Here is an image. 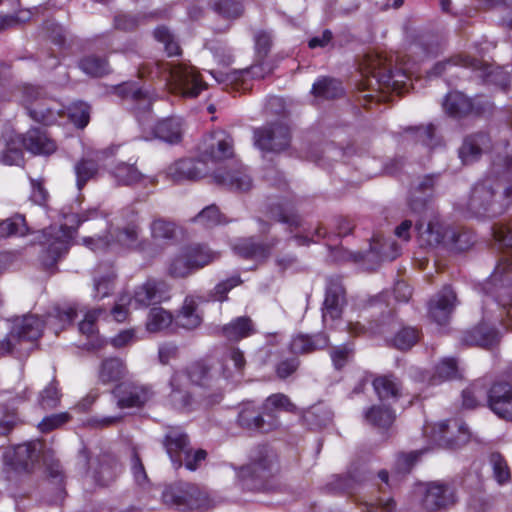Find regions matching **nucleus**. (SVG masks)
Returning <instances> with one entry per match:
<instances>
[{
	"mask_svg": "<svg viewBox=\"0 0 512 512\" xmlns=\"http://www.w3.org/2000/svg\"><path fill=\"white\" fill-rule=\"evenodd\" d=\"M512 203V159H497L489 175L476 183L467 201V209L475 216L496 217Z\"/></svg>",
	"mask_w": 512,
	"mask_h": 512,
	"instance_id": "f257e3e1",
	"label": "nucleus"
},
{
	"mask_svg": "<svg viewBox=\"0 0 512 512\" xmlns=\"http://www.w3.org/2000/svg\"><path fill=\"white\" fill-rule=\"evenodd\" d=\"M141 77H162L168 82L170 90L186 98H196L207 88L195 67L187 64L149 63L139 69Z\"/></svg>",
	"mask_w": 512,
	"mask_h": 512,
	"instance_id": "f03ea898",
	"label": "nucleus"
},
{
	"mask_svg": "<svg viewBox=\"0 0 512 512\" xmlns=\"http://www.w3.org/2000/svg\"><path fill=\"white\" fill-rule=\"evenodd\" d=\"M483 289L495 298V305L501 310V323L512 328V255L500 259Z\"/></svg>",
	"mask_w": 512,
	"mask_h": 512,
	"instance_id": "7ed1b4c3",
	"label": "nucleus"
},
{
	"mask_svg": "<svg viewBox=\"0 0 512 512\" xmlns=\"http://www.w3.org/2000/svg\"><path fill=\"white\" fill-rule=\"evenodd\" d=\"M65 224L60 227H50L42 232L40 243L46 247L42 262L46 267L53 266L57 260L68 252L70 242L78 226L87 218L78 214H65Z\"/></svg>",
	"mask_w": 512,
	"mask_h": 512,
	"instance_id": "20e7f679",
	"label": "nucleus"
},
{
	"mask_svg": "<svg viewBox=\"0 0 512 512\" xmlns=\"http://www.w3.org/2000/svg\"><path fill=\"white\" fill-rule=\"evenodd\" d=\"M141 226L138 221L132 220L123 227L118 228L115 232L108 236L94 238H85L84 244L94 251L114 248L115 246L123 247L130 250H137L148 255H152L154 249L150 240L140 237Z\"/></svg>",
	"mask_w": 512,
	"mask_h": 512,
	"instance_id": "39448f33",
	"label": "nucleus"
},
{
	"mask_svg": "<svg viewBox=\"0 0 512 512\" xmlns=\"http://www.w3.org/2000/svg\"><path fill=\"white\" fill-rule=\"evenodd\" d=\"M454 66L469 68L486 83H491L505 89L509 83V73L501 67L466 55H457L447 61L437 63L430 75L439 76Z\"/></svg>",
	"mask_w": 512,
	"mask_h": 512,
	"instance_id": "423d86ee",
	"label": "nucleus"
},
{
	"mask_svg": "<svg viewBox=\"0 0 512 512\" xmlns=\"http://www.w3.org/2000/svg\"><path fill=\"white\" fill-rule=\"evenodd\" d=\"M23 105L30 118L44 125H51L61 116L60 105L47 98L39 87L26 86L23 90Z\"/></svg>",
	"mask_w": 512,
	"mask_h": 512,
	"instance_id": "0eeeda50",
	"label": "nucleus"
},
{
	"mask_svg": "<svg viewBox=\"0 0 512 512\" xmlns=\"http://www.w3.org/2000/svg\"><path fill=\"white\" fill-rule=\"evenodd\" d=\"M366 62L368 72L376 79L381 90L401 94L406 89L409 76L401 71H392L384 58L379 55L369 56Z\"/></svg>",
	"mask_w": 512,
	"mask_h": 512,
	"instance_id": "6e6552de",
	"label": "nucleus"
},
{
	"mask_svg": "<svg viewBox=\"0 0 512 512\" xmlns=\"http://www.w3.org/2000/svg\"><path fill=\"white\" fill-rule=\"evenodd\" d=\"M112 393L117 400V406L121 409L143 407L155 396L151 385L139 381L122 382Z\"/></svg>",
	"mask_w": 512,
	"mask_h": 512,
	"instance_id": "1a4fd4ad",
	"label": "nucleus"
},
{
	"mask_svg": "<svg viewBox=\"0 0 512 512\" xmlns=\"http://www.w3.org/2000/svg\"><path fill=\"white\" fill-rule=\"evenodd\" d=\"M164 446L172 463L176 468L185 464L191 471L195 470V464L191 460V448L188 436L178 427L171 428L164 440Z\"/></svg>",
	"mask_w": 512,
	"mask_h": 512,
	"instance_id": "9d476101",
	"label": "nucleus"
},
{
	"mask_svg": "<svg viewBox=\"0 0 512 512\" xmlns=\"http://www.w3.org/2000/svg\"><path fill=\"white\" fill-rule=\"evenodd\" d=\"M457 501L453 486L443 482H431L422 491V506L425 510L436 512L452 506Z\"/></svg>",
	"mask_w": 512,
	"mask_h": 512,
	"instance_id": "9b49d317",
	"label": "nucleus"
},
{
	"mask_svg": "<svg viewBox=\"0 0 512 512\" xmlns=\"http://www.w3.org/2000/svg\"><path fill=\"white\" fill-rule=\"evenodd\" d=\"M290 142V132L286 125L271 124L254 131V143L262 151L280 152Z\"/></svg>",
	"mask_w": 512,
	"mask_h": 512,
	"instance_id": "f8f14e48",
	"label": "nucleus"
},
{
	"mask_svg": "<svg viewBox=\"0 0 512 512\" xmlns=\"http://www.w3.org/2000/svg\"><path fill=\"white\" fill-rule=\"evenodd\" d=\"M490 409L500 418L512 420V375L496 382L487 395Z\"/></svg>",
	"mask_w": 512,
	"mask_h": 512,
	"instance_id": "ddd939ff",
	"label": "nucleus"
},
{
	"mask_svg": "<svg viewBox=\"0 0 512 512\" xmlns=\"http://www.w3.org/2000/svg\"><path fill=\"white\" fill-rule=\"evenodd\" d=\"M275 470H277L276 453L268 446H259L253 451L251 462L242 468L241 474L265 479Z\"/></svg>",
	"mask_w": 512,
	"mask_h": 512,
	"instance_id": "4468645a",
	"label": "nucleus"
},
{
	"mask_svg": "<svg viewBox=\"0 0 512 512\" xmlns=\"http://www.w3.org/2000/svg\"><path fill=\"white\" fill-rule=\"evenodd\" d=\"M232 156L233 140L225 132H214L205 140L201 159L207 166L209 162L216 164Z\"/></svg>",
	"mask_w": 512,
	"mask_h": 512,
	"instance_id": "2eb2a0df",
	"label": "nucleus"
},
{
	"mask_svg": "<svg viewBox=\"0 0 512 512\" xmlns=\"http://www.w3.org/2000/svg\"><path fill=\"white\" fill-rule=\"evenodd\" d=\"M210 169L202 159H182L167 168V176L174 182L197 180L208 174Z\"/></svg>",
	"mask_w": 512,
	"mask_h": 512,
	"instance_id": "dca6fc26",
	"label": "nucleus"
},
{
	"mask_svg": "<svg viewBox=\"0 0 512 512\" xmlns=\"http://www.w3.org/2000/svg\"><path fill=\"white\" fill-rule=\"evenodd\" d=\"M216 184L234 192H246L252 187V178L243 166L229 170L219 169L213 173Z\"/></svg>",
	"mask_w": 512,
	"mask_h": 512,
	"instance_id": "f3484780",
	"label": "nucleus"
},
{
	"mask_svg": "<svg viewBox=\"0 0 512 512\" xmlns=\"http://www.w3.org/2000/svg\"><path fill=\"white\" fill-rule=\"evenodd\" d=\"M44 322L36 315H25L13 320L10 336L18 342L33 343L42 334Z\"/></svg>",
	"mask_w": 512,
	"mask_h": 512,
	"instance_id": "a211bd4d",
	"label": "nucleus"
},
{
	"mask_svg": "<svg viewBox=\"0 0 512 512\" xmlns=\"http://www.w3.org/2000/svg\"><path fill=\"white\" fill-rule=\"evenodd\" d=\"M263 412L251 403L243 404L238 413L237 422L239 426L248 431L268 432L277 427L275 420H265Z\"/></svg>",
	"mask_w": 512,
	"mask_h": 512,
	"instance_id": "6ab92c4d",
	"label": "nucleus"
},
{
	"mask_svg": "<svg viewBox=\"0 0 512 512\" xmlns=\"http://www.w3.org/2000/svg\"><path fill=\"white\" fill-rule=\"evenodd\" d=\"M456 306V294L450 287H444L429 304V315L439 325L448 322Z\"/></svg>",
	"mask_w": 512,
	"mask_h": 512,
	"instance_id": "aec40b11",
	"label": "nucleus"
},
{
	"mask_svg": "<svg viewBox=\"0 0 512 512\" xmlns=\"http://www.w3.org/2000/svg\"><path fill=\"white\" fill-rule=\"evenodd\" d=\"M486 318L487 315L484 311L482 322L473 329L463 333L461 342L464 345L488 348L498 342L499 333L485 322Z\"/></svg>",
	"mask_w": 512,
	"mask_h": 512,
	"instance_id": "412c9836",
	"label": "nucleus"
},
{
	"mask_svg": "<svg viewBox=\"0 0 512 512\" xmlns=\"http://www.w3.org/2000/svg\"><path fill=\"white\" fill-rule=\"evenodd\" d=\"M165 283L155 279H148L137 286L132 298L133 309L147 307L161 300Z\"/></svg>",
	"mask_w": 512,
	"mask_h": 512,
	"instance_id": "4be33fe9",
	"label": "nucleus"
},
{
	"mask_svg": "<svg viewBox=\"0 0 512 512\" xmlns=\"http://www.w3.org/2000/svg\"><path fill=\"white\" fill-rule=\"evenodd\" d=\"M344 303L345 290L343 286L338 282H330L323 303V322H326L328 317L332 320L338 319L342 314Z\"/></svg>",
	"mask_w": 512,
	"mask_h": 512,
	"instance_id": "5701e85b",
	"label": "nucleus"
},
{
	"mask_svg": "<svg viewBox=\"0 0 512 512\" xmlns=\"http://www.w3.org/2000/svg\"><path fill=\"white\" fill-rule=\"evenodd\" d=\"M277 241L270 243L257 242L254 238L240 239L233 247L235 253L245 259L262 261L269 257L271 250L275 247Z\"/></svg>",
	"mask_w": 512,
	"mask_h": 512,
	"instance_id": "b1692460",
	"label": "nucleus"
},
{
	"mask_svg": "<svg viewBox=\"0 0 512 512\" xmlns=\"http://www.w3.org/2000/svg\"><path fill=\"white\" fill-rule=\"evenodd\" d=\"M490 144V138L485 133H477L467 136L459 149V157L464 164L477 161Z\"/></svg>",
	"mask_w": 512,
	"mask_h": 512,
	"instance_id": "393cba45",
	"label": "nucleus"
},
{
	"mask_svg": "<svg viewBox=\"0 0 512 512\" xmlns=\"http://www.w3.org/2000/svg\"><path fill=\"white\" fill-rule=\"evenodd\" d=\"M128 374L125 361L118 357H108L101 361L97 370L98 381L107 385L124 379Z\"/></svg>",
	"mask_w": 512,
	"mask_h": 512,
	"instance_id": "a878e982",
	"label": "nucleus"
},
{
	"mask_svg": "<svg viewBox=\"0 0 512 512\" xmlns=\"http://www.w3.org/2000/svg\"><path fill=\"white\" fill-rule=\"evenodd\" d=\"M329 338L324 333L297 334L290 342V351L296 355L313 353L328 346Z\"/></svg>",
	"mask_w": 512,
	"mask_h": 512,
	"instance_id": "bb28decb",
	"label": "nucleus"
},
{
	"mask_svg": "<svg viewBox=\"0 0 512 512\" xmlns=\"http://www.w3.org/2000/svg\"><path fill=\"white\" fill-rule=\"evenodd\" d=\"M23 146L34 154L49 155L56 150V145L45 133V131L33 128L26 132L22 138Z\"/></svg>",
	"mask_w": 512,
	"mask_h": 512,
	"instance_id": "cd10ccee",
	"label": "nucleus"
},
{
	"mask_svg": "<svg viewBox=\"0 0 512 512\" xmlns=\"http://www.w3.org/2000/svg\"><path fill=\"white\" fill-rule=\"evenodd\" d=\"M150 237L154 252H158V247H162L175 238L176 225L173 222L163 218H155L149 225Z\"/></svg>",
	"mask_w": 512,
	"mask_h": 512,
	"instance_id": "c85d7f7f",
	"label": "nucleus"
},
{
	"mask_svg": "<svg viewBox=\"0 0 512 512\" xmlns=\"http://www.w3.org/2000/svg\"><path fill=\"white\" fill-rule=\"evenodd\" d=\"M116 93L125 99H131L136 103L138 113L149 111L153 98L147 90L138 87L136 83L126 82L116 88Z\"/></svg>",
	"mask_w": 512,
	"mask_h": 512,
	"instance_id": "c756f323",
	"label": "nucleus"
},
{
	"mask_svg": "<svg viewBox=\"0 0 512 512\" xmlns=\"http://www.w3.org/2000/svg\"><path fill=\"white\" fill-rule=\"evenodd\" d=\"M103 153L96 152L93 157H83L74 166L76 175V185L81 190L85 184L93 179L99 170V161L102 160Z\"/></svg>",
	"mask_w": 512,
	"mask_h": 512,
	"instance_id": "7c9ffc66",
	"label": "nucleus"
},
{
	"mask_svg": "<svg viewBox=\"0 0 512 512\" xmlns=\"http://www.w3.org/2000/svg\"><path fill=\"white\" fill-rule=\"evenodd\" d=\"M185 255L192 260L196 271L220 258V252L212 250L205 244H192L186 246Z\"/></svg>",
	"mask_w": 512,
	"mask_h": 512,
	"instance_id": "2f4dec72",
	"label": "nucleus"
},
{
	"mask_svg": "<svg viewBox=\"0 0 512 512\" xmlns=\"http://www.w3.org/2000/svg\"><path fill=\"white\" fill-rule=\"evenodd\" d=\"M156 138L169 143H177L182 137V123L178 118H166L159 121L153 128Z\"/></svg>",
	"mask_w": 512,
	"mask_h": 512,
	"instance_id": "473e14b6",
	"label": "nucleus"
},
{
	"mask_svg": "<svg viewBox=\"0 0 512 512\" xmlns=\"http://www.w3.org/2000/svg\"><path fill=\"white\" fill-rule=\"evenodd\" d=\"M197 303L193 297H186L183 306L175 318L176 325L185 329H195L201 322L202 317L197 311Z\"/></svg>",
	"mask_w": 512,
	"mask_h": 512,
	"instance_id": "72a5a7b5",
	"label": "nucleus"
},
{
	"mask_svg": "<svg viewBox=\"0 0 512 512\" xmlns=\"http://www.w3.org/2000/svg\"><path fill=\"white\" fill-rule=\"evenodd\" d=\"M254 333L252 320L249 317L241 316L232 320L222 327V334L228 340L239 341Z\"/></svg>",
	"mask_w": 512,
	"mask_h": 512,
	"instance_id": "f704fd0d",
	"label": "nucleus"
},
{
	"mask_svg": "<svg viewBox=\"0 0 512 512\" xmlns=\"http://www.w3.org/2000/svg\"><path fill=\"white\" fill-rule=\"evenodd\" d=\"M373 387L381 400L397 399L401 395V383L394 375H383L374 379Z\"/></svg>",
	"mask_w": 512,
	"mask_h": 512,
	"instance_id": "c9c22d12",
	"label": "nucleus"
},
{
	"mask_svg": "<svg viewBox=\"0 0 512 512\" xmlns=\"http://www.w3.org/2000/svg\"><path fill=\"white\" fill-rule=\"evenodd\" d=\"M295 409L296 406L290 401L289 397L282 393L267 397L262 404L263 414L268 417L267 420H275L277 423L276 412H293Z\"/></svg>",
	"mask_w": 512,
	"mask_h": 512,
	"instance_id": "e433bc0d",
	"label": "nucleus"
},
{
	"mask_svg": "<svg viewBox=\"0 0 512 512\" xmlns=\"http://www.w3.org/2000/svg\"><path fill=\"white\" fill-rule=\"evenodd\" d=\"M443 107L447 114L460 117L468 114L472 110V103L463 93L455 91L448 93L444 100Z\"/></svg>",
	"mask_w": 512,
	"mask_h": 512,
	"instance_id": "4c0bfd02",
	"label": "nucleus"
},
{
	"mask_svg": "<svg viewBox=\"0 0 512 512\" xmlns=\"http://www.w3.org/2000/svg\"><path fill=\"white\" fill-rule=\"evenodd\" d=\"M416 229L422 244L435 246L442 242L445 233L443 226L437 220H431L428 223H419Z\"/></svg>",
	"mask_w": 512,
	"mask_h": 512,
	"instance_id": "58836bf2",
	"label": "nucleus"
},
{
	"mask_svg": "<svg viewBox=\"0 0 512 512\" xmlns=\"http://www.w3.org/2000/svg\"><path fill=\"white\" fill-rule=\"evenodd\" d=\"M116 274L112 268L105 271L99 269L94 276V295L95 299H103L109 296L115 288Z\"/></svg>",
	"mask_w": 512,
	"mask_h": 512,
	"instance_id": "ea45409f",
	"label": "nucleus"
},
{
	"mask_svg": "<svg viewBox=\"0 0 512 512\" xmlns=\"http://www.w3.org/2000/svg\"><path fill=\"white\" fill-rule=\"evenodd\" d=\"M312 94L316 98L334 99L343 94V88L338 80L330 77H322L313 84Z\"/></svg>",
	"mask_w": 512,
	"mask_h": 512,
	"instance_id": "a19ab883",
	"label": "nucleus"
},
{
	"mask_svg": "<svg viewBox=\"0 0 512 512\" xmlns=\"http://www.w3.org/2000/svg\"><path fill=\"white\" fill-rule=\"evenodd\" d=\"M183 377L184 375L178 372L172 376L170 380L172 391L169 395V399L175 408L186 410L191 407L192 399L190 394L181 387L180 382Z\"/></svg>",
	"mask_w": 512,
	"mask_h": 512,
	"instance_id": "79ce46f5",
	"label": "nucleus"
},
{
	"mask_svg": "<svg viewBox=\"0 0 512 512\" xmlns=\"http://www.w3.org/2000/svg\"><path fill=\"white\" fill-rule=\"evenodd\" d=\"M331 419V411L323 405L312 406L303 413V420L311 429L325 427Z\"/></svg>",
	"mask_w": 512,
	"mask_h": 512,
	"instance_id": "37998d69",
	"label": "nucleus"
},
{
	"mask_svg": "<svg viewBox=\"0 0 512 512\" xmlns=\"http://www.w3.org/2000/svg\"><path fill=\"white\" fill-rule=\"evenodd\" d=\"M186 246L183 247L180 252L171 260L168 273L174 278H185L196 270L193 266L192 260L185 255Z\"/></svg>",
	"mask_w": 512,
	"mask_h": 512,
	"instance_id": "c03bdc74",
	"label": "nucleus"
},
{
	"mask_svg": "<svg viewBox=\"0 0 512 512\" xmlns=\"http://www.w3.org/2000/svg\"><path fill=\"white\" fill-rule=\"evenodd\" d=\"M433 185L434 179L432 176H425L415 184L409 200L412 210L420 211L424 208L428 196L427 192L432 189Z\"/></svg>",
	"mask_w": 512,
	"mask_h": 512,
	"instance_id": "a18cd8bd",
	"label": "nucleus"
},
{
	"mask_svg": "<svg viewBox=\"0 0 512 512\" xmlns=\"http://www.w3.org/2000/svg\"><path fill=\"white\" fill-rule=\"evenodd\" d=\"M118 472V463L106 457L100 462L99 467L94 468L92 477L99 485L107 486L116 478Z\"/></svg>",
	"mask_w": 512,
	"mask_h": 512,
	"instance_id": "49530a36",
	"label": "nucleus"
},
{
	"mask_svg": "<svg viewBox=\"0 0 512 512\" xmlns=\"http://www.w3.org/2000/svg\"><path fill=\"white\" fill-rule=\"evenodd\" d=\"M188 487H191L190 483L179 484L167 488L163 492V501L168 505H173L180 510H186L188 500Z\"/></svg>",
	"mask_w": 512,
	"mask_h": 512,
	"instance_id": "de8ad7c7",
	"label": "nucleus"
},
{
	"mask_svg": "<svg viewBox=\"0 0 512 512\" xmlns=\"http://www.w3.org/2000/svg\"><path fill=\"white\" fill-rule=\"evenodd\" d=\"M173 322L171 313L161 307H154L150 310L146 322L149 332H159L168 328Z\"/></svg>",
	"mask_w": 512,
	"mask_h": 512,
	"instance_id": "09e8293b",
	"label": "nucleus"
},
{
	"mask_svg": "<svg viewBox=\"0 0 512 512\" xmlns=\"http://www.w3.org/2000/svg\"><path fill=\"white\" fill-rule=\"evenodd\" d=\"M42 448L40 441H31L17 445L15 448V458L17 464L26 467L29 462H34L39 456Z\"/></svg>",
	"mask_w": 512,
	"mask_h": 512,
	"instance_id": "8fccbe9b",
	"label": "nucleus"
},
{
	"mask_svg": "<svg viewBox=\"0 0 512 512\" xmlns=\"http://www.w3.org/2000/svg\"><path fill=\"white\" fill-rule=\"evenodd\" d=\"M458 377V367L453 358L443 359L436 367L435 372L430 378L432 385Z\"/></svg>",
	"mask_w": 512,
	"mask_h": 512,
	"instance_id": "3c124183",
	"label": "nucleus"
},
{
	"mask_svg": "<svg viewBox=\"0 0 512 512\" xmlns=\"http://www.w3.org/2000/svg\"><path fill=\"white\" fill-rule=\"evenodd\" d=\"M366 420L379 428L389 427L395 418L393 411L387 407L378 406L370 408L365 414Z\"/></svg>",
	"mask_w": 512,
	"mask_h": 512,
	"instance_id": "603ef678",
	"label": "nucleus"
},
{
	"mask_svg": "<svg viewBox=\"0 0 512 512\" xmlns=\"http://www.w3.org/2000/svg\"><path fill=\"white\" fill-rule=\"evenodd\" d=\"M80 69L92 77H101L109 72L106 59L97 56H87L79 63Z\"/></svg>",
	"mask_w": 512,
	"mask_h": 512,
	"instance_id": "864d4df0",
	"label": "nucleus"
},
{
	"mask_svg": "<svg viewBox=\"0 0 512 512\" xmlns=\"http://www.w3.org/2000/svg\"><path fill=\"white\" fill-rule=\"evenodd\" d=\"M488 395L482 383L475 382L462 392V403L465 408H476Z\"/></svg>",
	"mask_w": 512,
	"mask_h": 512,
	"instance_id": "5fc2aeb1",
	"label": "nucleus"
},
{
	"mask_svg": "<svg viewBox=\"0 0 512 512\" xmlns=\"http://www.w3.org/2000/svg\"><path fill=\"white\" fill-rule=\"evenodd\" d=\"M27 232L25 219L20 215L0 222V238L24 236Z\"/></svg>",
	"mask_w": 512,
	"mask_h": 512,
	"instance_id": "6e6d98bb",
	"label": "nucleus"
},
{
	"mask_svg": "<svg viewBox=\"0 0 512 512\" xmlns=\"http://www.w3.org/2000/svg\"><path fill=\"white\" fill-rule=\"evenodd\" d=\"M490 465L493 471V476L499 484H505L511 479L510 468L504 457L494 452L490 455Z\"/></svg>",
	"mask_w": 512,
	"mask_h": 512,
	"instance_id": "4d7b16f0",
	"label": "nucleus"
},
{
	"mask_svg": "<svg viewBox=\"0 0 512 512\" xmlns=\"http://www.w3.org/2000/svg\"><path fill=\"white\" fill-rule=\"evenodd\" d=\"M76 317V310L73 307H67L63 310L56 309L53 314L47 317L46 324L53 327L57 334L67 324H70Z\"/></svg>",
	"mask_w": 512,
	"mask_h": 512,
	"instance_id": "13d9d810",
	"label": "nucleus"
},
{
	"mask_svg": "<svg viewBox=\"0 0 512 512\" xmlns=\"http://www.w3.org/2000/svg\"><path fill=\"white\" fill-rule=\"evenodd\" d=\"M419 340V332L414 327H402L393 338V345L399 350H408Z\"/></svg>",
	"mask_w": 512,
	"mask_h": 512,
	"instance_id": "bf43d9fd",
	"label": "nucleus"
},
{
	"mask_svg": "<svg viewBox=\"0 0 512 512\" xmlns=\"http://www.w3.org/2000/svg\"><path fill=\"white\" fill-rule=\"evenodd\" d=\"M68 118L78 128H84L90 119V107L88 104L78 101L68 108Z\"/></svg>",
	"mask_w": 512,
	"mask_h": 512,
	"instance_id": "052dcab7",
	"label": "nucleus"
},
{
	"mask_svg": "<svg viewBox=\"0 0 512 512\" xmlns=\"http://www.w3.org/2000/svg\"><path fill=\"white\" fill-rule=\"evenodd\" d=\"M450 424H451V422H449V421H443L438 424L437 427L439 428V434H440L439 441H441L451 447L467 441V439H468L467 428L464 427L463 425L459 424L457 421H453V427L458 429L459 436L457 437L456 440H453V439L447 437L446 432H447V429L450 427Z\"/></svg>",
	"mask_w": 512,
	"mask_h": 512,
	"instance_id": "680f3d73",
	"label": "nucleus"
},
{
	"mask_svg": "<svg viewBox=\"0 0 512 512\" xmlns=\"http://www.w3.org/2000/svg\"><path fill=\"white\" fill-rule=\"evenodd\" d=\"M113 174L116 180L123 185H131L141 179V173L137 168L125 163L118 165Z\"/></svg>",
	"mask_w": 512,
	"mask_h": 512,
	"instance_id": "e2e57ef3",
	"label": "nucleus"
},
{
	"mask_svg": "<svg viewBox=\"0 0 512 512\" xmlns=\"http://www.w3.org/2000/svg\"><path fill=\"white\" fill-rule=\"evenodd\" d=\"M154 35L155 38L164 45L168 56H175L180 53V47L168 28L164 26L158 27L155 29Z\"/></svg>",
	"mask_w": 512,
	"mask_h": 512,
	"instance_id": "0e129e2a",
	"label": "nucleus"
},
{
	"mask_svg": "<svg viewBox=\"0 0 512 512\" xmlns=\"http://www.w3.org/2000/svg\"><path fill=\"white\" fill-rule=\"evenodd\" d=\"M188 500L186 509H201L206 510L210 508V500L205 492L201 491L197 486L191 484L188 487Z\"/></svg>",
	"mask_w": 512,
	"mask_h": 512,
	"instance_id": "69168bd1",
	"label": "nucleus"
},
{
	"mask_svg": "<svg viewBox=\"0 0 512 512\" xmlns=\"http://www.w3.org/2000/svg\"><path fill=\"white\" fill-rule=\"evenodd\" d=\"M269 217L277 222L288 224L290 227L300 225L299 216L288 208L280 205L270 209Z\"/></svg>",
	"mask_w": 512,
	"mask_h": 512,
	"instance_id": "338daca9",
	"label": "nucleus"
},
{
	"mask_svg": "<svg viewBox=\"0 0 512 512\" xmlns=\"http://www.w3.org/2000/svg\"><path fill=\"white\" fill-rule=\"evenodd\" d=\"M133 308L132 298L129 294H122L118 297L114 307L111 310V315L116 322H124Z\"/></svg>",
	"mask_w": 512,
	"mask_h": 512,
	"instance_id": "774afa93",
	"label": "nucleus"
}]
</instances>
